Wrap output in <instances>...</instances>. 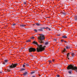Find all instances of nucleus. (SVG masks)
<instances>
[{
    "label": "nucleus",
    "mask_w": 77,
    "mask_h": 77,
    "mask_svg": "<svg viewBox=\"0 0 77 77\" xmlns=\"http://www.w3.org/2000/svg\"><path fill=\"white\" fill-rule=\"evenodd\" d=\"M32 43L33 44H35V45H38V47L37 48V52L42 51L45 49L44 47H45V46H44V47H42V45H38V43H37L36 41L33 42Z\"/></svg>",
    "instance_id": "1"
},
{
    "label": "nucleus",
    "mask_w": 77,
    "mask_h": 77,
    "mask_svg": "<svg viewBox=\"0 0 77 77\" xmlns=\"http://www.w3.org/2000/svg\"><path fill=\"white\" fill-rule=\"evenodd\" d=\"M40 36L38 37V39L40 40L39 41V42L40 43H42L43 42L42 41V40H44L45 39V36H44V35L43 34H40Z\"/></svg>",
    "instance_id": "2"
},
{
    "label": "nucleus",
    "mask_w": 77,
    "mask_h": 77,
    "mask_svg": "<svg viewBox=\"0 0 77 77\" xmlns=\"http://www.w3.org/2000/svg\"><path fill=\"white\" fill-rule=\"evenodd\" d=\"M68 69H75V71L76 72H77V67H74L72 65H69L67 67Z\"/></svg>",
    "instance_id": "3"
},
{
    "label": "nucleus",
    "mask_w": 77,
    "mask_h": 77,
    "mask_svg": "<svg viewBox=\"0 0 77 77\" xmlns=\"http://www.w3.org/2000/svg\"><path fill=\"white\" fill-rule=\"evenodd\" d=\"M29 50V52H35L36 51V49L32 48H30Z\"/></svg>",
    "instance_id": "4"
},
{
    "label": "nucleus",
    "mask_w": 77,
    "mask_h": 77,
    "mask_svg": "<svg viewBox=\"0 0 77 77\" xmlns=\"http://www.w3.org/2000/svg\"><path fill=\"white\" fill-rule=\"evenodd\" d=\"M17 66V63L16 64H12V65L10 66H9V68H15L16 67V66Z\"/></svg>",
    "instance_id": "5"
},
{
    "label": "nucleus",
    "mask_w": 77,
    "mask_h": 77,
    "mask_svg": "<svg viewBox=\"0 0 77 77\" xmlns=\"http://www.w3.org/2000/svg\"><path fill=\"white\" fill-rule=\"evenodd\" d=\"M45 28L44 27H41L40 28V29H38V31H43V30H44V29H45Z\"/></svg>",
    "instance_id": "6"
},
{
    "label": "nucleus",
    "mask_w": 77,
    "mask_h": 77,
    "mask_svg": "<svg viewBox=\"0 0 77 77\" xmlns=\"http://www.w3.org/2000/svg\"><path fill=\"white\" fill-rule=\"evenodd\" d=\"M8 60H5L4 62H3V64L5 65L6 64V63H8Z\"/></svg>",
    "instance_id": "7"
},
{
    "label": "nucleus",
    "mask_w": 77,
    "mask_h": 77,
    "mask_svg": "<svg viewBox=\"0 0 77 77\" xmlns=\"http://www.w3.org/2000/svg\"><path fill=\"white\" fill-rule=\"evenodd\" d=\"M36 25V26H41V23H36L35 24Z\"/></svg>",
    "instance_id": "8"
},
{
    "label": "nucleus",
    "mask_w": 77,
    "mask_h": 77,
    "mask_svg": "<svg viewBox=\"0 0 77 77\" xmlns=\"http://www.w3.org/2000/svg\"><path fill=\"white\" fill-rule=\"evenodd\" d=\"M45 29H47V30H51V29L48 27H46V28H45Z\"/></svg>",
    "instance_id": "9"
},
{
    "label": "nucleus",
    "mask_w": 77,
    "mask_h": 77,
    "mask_svg": "<svg viewBox=\"0 0 77 77\" xmlns=\"http://www.w3.org/2000/svg\"><path fill=\"white\" fill-rule=\"evenodd\" d=\"M20 27H25L26 25H20Z\"/></svg>",
    "instance_id": "10"
},
{
    "label": "nucleus",
    "mask_w": 77,
    "mask_h": 77,
    "mask_svg": "<svg viewBox=\"0 0 77 77\" xmlns=\"http://www.w3.org/2000/svg\"><path fill=\"white\" fill-rule=\"evenodd\" d=\"M68 72H69V74H72V71L71 70L69 71Z\"/></svg>",
    "instance_id": "11"
},
{
    "label": "nucleus",
    "mask_w": 77,
    "mask_h": 77,
    "mask_svg": "<svg viewBox=\"0 0 77 77\" xmlns=\"http://www.w3.org/2000/svg\"><path fill=\"white\" fill-rule=\"evenodd\" d=\"M26 74H27V72H25L23 74V75H24V76L25 75H26Z\"/></svg>",
    "instance_id": "12"
},
{
    "label": "nucleus",
    "mask_w": 77,
    "mask_h": 77,
    "mask_svg": "<svg viewBox=\"0 0 77 77\" xmlns=\"http://www.w3.org/2000/svg\"><path fill=\"white\" fill-rule=\"evenodd\" d=\"M63 38H67V37L65 35L62 36Z\"/></svg>",
    "instance_id": "13"
},
{
    "label": "nucleus",
    "mask_w": 77,
    "mask_h": 77,
    "mask_svg": "<svg viewBox=\"0 0 77 77\" xmlns=\"http://www.w3.org/2000/svg\"><path fill=\"white\" fill-rule=\"evenodd\" d=\"M74 18L75 20H77V16H75Z\"/></svg>",
    "instance_id": "14"
},
{
    "label": "nucleus",
    "mask_w": 77,
    "mask_h": 77,
    "mask_svg": "<svg viewBox=\"0 0 77 77\" xmlns=\"http://www.w3.org/2000/svg\"><path fill=\"white\" fill-rule=\"evenodd\" d=\"M24 70H25V69L23 68L21 69L20 71H24Z\"/></svg>",
    "instance_id": "15"
},
{
    "label": "nucleus",
    "mask_w": 77,
    "mask_h": 77,
    "mask_svg": "<svg viewBox=\"0 0 77 77\" xmlns=\"http://www.w3.org/2000/svg\"><path fill=\"white\" fill-rule=\"evenodd\" d=\"M71 54L72 57H73V56H74V53H72Z\"/></svg>",
    "instance_id": "16"
},
{
    "label": "nucleus",
    "mask_w": 77,
    "mask_h": 77,
    "mask_svg": "<svg viewBox=\"0 0 77 77\" xmlns=\"http://www.w3.org/2000/svg\"><path fill=\"white\" fill-rule=\"evenodd\" d=\"M35 71H33V72H31V74H34V73H35Z\"/></svg>",
    "instance_id": "17"
},
{
    "label": "nucleus",
    "mask_w": 77,
    "mask_h": 77,
    "mask_svg": "<svg viewBox=\"0 0 77 77\" xmlns=\"http://www.w3.org/2000/svg\"><path fill=\"white\" fill-rule=\"evenodd\" d=\"M65 51H66V49H64V50L62 51V53H63V52H65Z\"/></svg>",
    "instance_id": "18"
},
{
    "label": "nucleus",
    "mask_w": 77,
    "mask_h": 77,
    "mask_svg": "<svg viewBox=\"0 0 77 77\" xmlns=\"http://www.w3.org/2000/svg\"><path fill=\"white\" fill-rule=\"evenodd\" d=\"M31 39H35V38L33 37H31Z\"/></svg>",
    "instance_id": "19"
},
{
    "label": "nucleus",
    "mask_w": 77,
    "mask_h": 77,
    "mask_svg": "<svg viewBox=\"0 0 77 77\" xmlns=\"http://www.w3.org/2000/svg\"><path fill=\"white\" fill-rule=\"evenodd\" d=\"M48 42H46L45 43V45H48Z\"/></svg>",
    "instance_id": "20"
},
{
    "label": "nucleus",
    "mask_w": 77,
    "mask_h": 77,
    "mask_svg": "<svg viewBox=\"0 0 77 77\" xmlns=\"http://www.w3.org/2000/svg\"><path fill=\"white\" fill-rule=\"evenodd\" d=\"M62 14H63L64 15H66V14H65V13L64 12H62Z\"/></svg>",
    "instance_id": "21"
},
{
    "label": "nucleus",
    "mask_w": 77,
    "mask_h": 77,
    "mask_svg": "<svg viewBox=\"0 0 77 77\" xmlns=\"http://www.w3.org/2000/svg\"><path fill=\"white\" fill-rule=\"evenodd\" d=\"M25 65H26L27 66H29V64H28L27 63Z\"/></svg>",
    "instance_id": "22"
},
{
    "label": "nucleus",
    "mask_w": 77,
    "mask_h": 77,
    "mask_svg": "<svg viewBox=\"0 0 77 77\" xmlns=\"http://www.w3.org/2000/svg\"><path fill=\"white\" fill-rule=\"evenodd\" d=\"M69 53H68L67 54V58H68V56H69Z\"/></svg>",
    "instance_id": "23"
},
{
    "label": "nucleus",
    "mask_w": 77,
    "mask_h": 77,
    "mask_svg": "<svg viewBox=\"0 0 77 77\" xmlns=\"http://www.w3.org/2000/svg\"><path fill=\"white\" fill-rule=\"evenodd\" d=\"M34 31H35V32H38V31L36 29H34Z\"/></svg>",
    "instance_id": "24"
},
{
    "label": "nucleus",
    "mask_w": 77,
    "mask_h": 77,
    "mask_svg": "<svg viewBox=\"0 0 77 77\" xmlns=\"http://www.w3.org/2000/svg\"><path fill=\"white\" fill-rule=\"evenodd\" d=\"M7 72H10V71H11V70H9V69H7Z\"/></svg>",
    "instance_id": "25"
},
{
    "label": "nucleus",
    "mask_w": 77,
    "mask_h": 77,
    "mask_svg": "<svg viewBox=\"0 0 77 77\" xmlns=\"http://www.w3.org/2000/svg\"><path fill=\"white\" fill-rule=\"evenodd\" d=\"M16 24L15 23H14L12 25V26H16Z\"/></svg>",
    "instance_id": "26"
},
{
    "label": "nucleus",
    "mask_w": 77,
    "mask_h": 77,
    "mask_svg": "<svg viewBox=\"0 0 77 77\" xmlns=\"http://www.w3.org/2000/svg\"><path fill=\"white\" fill-rule=\"evenodd\" d=\"M66 49H69V47H68V46H66Z\"/></svg>",
    "instance_id": "27"
},
{
    "label": "nucleus",
    "mask_w": 77,
    "mask_h": 77,
    "mask_svg": "<svg viewBox=\"0 0 77 77\" xmlns=\"http://www.w3.org/2000/svg\"><path fill=\"white\" fill-rule=\"evenodd\" d=\"M49 63H51L52 61L51 60H49Z\"/></svg>",
    "instance_id": "28"
},
{
    "label": "nucleus",
    "mask_w": 77,
    "mask_h": 77,
    "mask_svg": "<svg viewBox=\"0 0 77 77\" xmlns=\"http://www.w3.org/2000/svg\"><path fill=\"white\" fill-rule=\"evenodd\" d=\"M26 42H30V40H28Z\"/></svg>",
    "instance_id": "29"
},
{
    "label": "nucleus",
    "mask_w": 77,
    "mask_h": 77,
    "mask_svg": "<svg viewBox=\"0 0 77 77\" xmlns=\"http://www.w3.org/2000/svg\"><path fill=\"white\" fill-rule=\"evenodd\" d=\"M23 4H24V5H26V2H24Z\"/></svg>",
    "instance_id": "30"
},
{
    "label": "nucleus",
    "mask_w": 77,
    "mask_h": 77,
    "mask_svg": "<svg viewBox=\"0 0 77 77\" xmlns=\"http://www.w3.org/2000/svg\"><path fill=\"white\" fill-rule=\"evenodd\" d=\"M63 41H64V40H63V39L61 40V42H63Z\"/></svg>",
    "instance_id": "31"
},
{
    "label": "nucleus",
    "mask_w": 77,
    "mask_h": 77,
    "mask_svg": "<svg viewBox=\"0 0 77 77\" xmlns=\"http://www.w3.org/2000/svg\"><path fill=\"white\" fill-rule=\"evenodd\" d=\"M57 77H60V75H57Z\"/></svg>",
    "instance_id": "32"
},
{
    "label": "nucleus",
    "mask_w": 77,
    "mask_h": 77,
    "mask_svg": "<svg viewBox=\"0 0 77 77\" xmlns=\"http://www.w3.org/2000/svg\"><path fill=\"white\" fill-rule=\"evenodd\" d=\"M25 66V65H23V68H24Z\"/></svg>",
    "instance_id": "33"
},
{
    "label": "nucleus",
    "mask_w": 77,
    "mask_h": 77,
    "mask_svg": "<svg viewBox=\"0 0 77 77\" xmlns=\"http://www.w3.org/2000/svg\"><path fill=\"white\" fill-rule=\"evenodd\" d=\"M54 41H57L56 39H54Z\"/></svg>",
    "instance_id": "34"
},
{
    "label": "nucleus",
    "mask_w": 77,
    "mask_h": 77,
    "mask_svg": "<svg viewBox=\"0 0 77 77\" xmlns=\"http://www.w3.org/2000/svg\"><path fill=\"white\" fill-rule=\"evenodd\" d=\"M52 61H53V62H54V60L53 59L52 60Z\"/></svg>",
    "instance_id": "35"
},
{
    "label": "nucleus",
    "mask_w": 77,
    "mask_h": 77,
    "mask_svg": "<svg viewBox=\"0 0 77 77\" xmlns=\"http://www.w3.org/2000/svg\"><path fill=\"white\" fill-rule=\"evenodd\" d=\"M60 35L59 34V35H57V36H60Z\"/></svg>",
    "instance_id": "36"
},
{
    "label": "nucleus",
    "mask_w": 77,
    "mask_h": 77,
    "mask_svg": "<svg viewBox=\"0 0 77 77\" xmlns=\"http://www.w3.org/2000/svg\"><path fill=\"white\" fill-rule=\"evenodd\" d=\"M2 72H0V74H2Z\"/></svg>",
    "instance_id": "37"
},
{
    "label": "nucleus",
    "mask_w": 77,
    "mask_h": 77,
    "mask_svg": "<svg viewBox=\"0 0 77 77\" xmlns=\"http://www.w3.org/2000/svg\"><path fill=\"white\" fill-rule=\"evenodd\" d=\"M64 42H66V41H64Z\"/></svg>",
    "instance_id": "38"
},
{
    "label": "nucleus",
    "mask_w": 77,
    "mask_h": 77,
    "mask_svg": "<svg viewBox=\"0 0 77 77\" xmlns=\"http://www.w3.org/2000/svg\"><path fill=\"white\" fill-rule=\"evenodd\" d=\"M31 56H32V57H33V56L32 55H31Z\"/></svg>",
    "instance_id": "39"
},
{
    "label": "nucleus",
    "mask_w": 77,
    "mask_h": 77,
    "mask_svg": "<svg viewBox=\"0 0 77 77\" xmlns=\"http://www.w3.org/2000/svg\"><path fill=\"white\" fill-rule=\"evenodd\" d=\"M68 59H69V58H68Z\"/></svg>",
    "instance_id": "40"
},
{
    "label": "nucleus",
    "mask_w": 77,
    "mask_h": 77,
    "mask_svg": "<svg viewBox=\"0 0 77 77\" xmlns=\"http://www.w3.org/2000/svg\"><path fill=\"white\" fill-rule=\"evenodd\" d=\"M24 64H25V65H26V63H24Z\"/></svg>",
    "instance_id": "41"
},
{
    "label": "nucleus",
    "mask_w": 77,
    "mask_h": 77,
    "mask_svg": "<svg viewBox=\"0 0 77 77\" xmlns=\"http://www.w3.org/2000/svg\"><path fill=\"white\" fill-rule=\"evenodd\" d=\"M39 76H41V75H39Z\"/></svg>",
    "instance_id": "42"
},
{
    "label": "nucleus",
    "mask_w": 77,
    "mask_h": 77,
    "mask_svg": "<svg viewBox=\"0 0 77 77\" xmlns=\"http://www.w3.org/2000/svg\"><path fill=\"white\" fill-rule=\"evenodd\" d=\"M76 47H77V45H76Z\"/></svg>",
    "instance_id": "43"
},
{
    "label": "nucleus",
    "mask_w": 77,
    "mask_h": 77,
    "mask_svg": "<svg viewBox=\"0 0 77 77\" xmlns=\"http://www.w3.org/2000/svg\"><path fill=\"white\" fill-rule=\"evenodd\" d=\"M35 25V24H34V25H33V26H34Z\"/></svg>",
    "instance_id": "44"
}]
</instances>
